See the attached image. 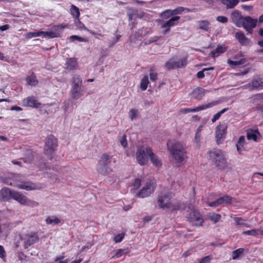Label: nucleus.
I'll use <instances>...</instances> for the list:
<instances>
[{
    "instance_id": "1",
    "label": "nucleus",
    "mask_w": 263,
    "mask_h": 263,
    "mask_svg": "<svg viewBox=\"0 0 263 263\" xmlns=\"http://www.w3.org/2000/svg\"><path fill=\"white\" fill-rule=\"evenodd\" d=\"M172 194L171 192H161L157 196V203L159 209L170 210L172 212L180 210L184 206L181 202L176 201L172 202Z\"/></svg>"
},
{
    "instance_id": "2",
    "label": "nucleus",
    "mask_w": 263,
    "mask_h": 263,
    "mask_svg": "<svg viewBox=\"0 0 263 263\" xmlns=\"http://www.w3.org/2000/svg\"><path fill=\"white\" fill-rule=\"evenodd\" d=\"M170 153L175 160L177 166L185 163L187 159L186 147L179 142L173 143L168 148Z\"/></svg>"
},
{
    "instance_id": "3",
    "label": "nucleus",
    "mask_w": 263,
    "mask_h": 263,
    "mask_svg": "<svg viewBox=\"0 0 263 263\" xmlns=\"http://www.w3.org/2000/svg\"><path fill=\"white\" fill-rule=\"evenodd\" d=\"M58 145V139L52 135H48L47 137L44 148V153L49 160H56L55 157Z\"/></svg>"
},
{
    "instance_id": "4",
    "label": "nucleus",
    "mask_w": 263,
    "mask_h": 263,
    "mask_svg": "<svg viewBox=\"0 0 263 263\" xmlns=\"http://www.w3.org/2000/svg\"><path fill=\"white\" fill-rule=\"evenodd\" d=\"M112 156L104 153L101 156L97 165V171L103 175H107L112 172L111 167Z\"/></svg>"
},
{
    "instance_id": "5",
    "label": "nucleus",
    "mask_w": 263,
    "mask_h": 263,
    "mask_svg": "<svg viewBox=\"0 0 263 263\" xmlns=\"http://www.w3.org/2000/svg\"><path fill=\"white\" fill-rule=\"evenodd\" d=\"M210 158L219 169H224L227 166V161L223 152L219 149H215L209 152Z\"/></svg>"
},
{
    "instance_id": "6",
    "label": "nucleus",
    "mask_w": 263,
    "mask_h": 263,
    "mask_svg": "<svg viewBox=\"0 0 263 263\" xmlns=\"http://www.w3.org/2000/svg\"><path fill=\"white\" fill-rule=\"evenodd\" d=\"M6 183L9 185L27 191H32L39 189L37 186L34 183L30 181H21L18 180L13 179L7 181Z\"/></svg>"
},
{
    "instance_id": "7",
    "label": "nucleus",
    "mask_w": 263,
    "mask_h": 263,
    "mask_svg": "<svg viewBox=\"0 0 263 263\" xmlns=\"http://www.w3.org/2000/svg\"><path fill=\"white\" fill-rule=\"evenodd\" d=\"M187 221L194 226L200 227L202 226L204 222L202 216L195 209H193L187 216Z\"/></svg>"
},
{
    "instance_id": "8",
    "label": "nucleus",
    "mask_w": 263,
    "mask_h": 263,
    "mask_svg": "<svg viewBox=\"0 0 263 263\" xmlns=\"http://www.w3.org/2000/svg\"><path fill=\"white\" fill-rule=\"evenodd\" d=\"M257 20L250 16L243 17L240 27H243L249 34H252L253 29L256 26Z\"/></svg>"
},
{
    "instance_id": "9",
    "label": "nucleus",
    "mask_w": 263,
    "mask_h": 263,
    "mask_svg": "<svg viewBox=\"0 0 263 263\" xmlns=\"http://www.w3.org/2000/svg\"><path fill=\"white\" fill-rule=\"evenodd\" d=\"M187 64V58H183L178 61H174L173 59H170L165 64V68L168 70H171L175 68H180L184 67Z\"/></svg>"
},
{
    "instance_id": "10",
    "label": "nucleus",
    "mask_w": 263,
    "mask_h": 263,
    "mask_svg": "<svg viewBox=\"0 0 263 263\" xmlns=\"http://www.w3.org/2000/svg\"><path fill=\"white\" fill-rule=\"evenodd\" d=\"M228 126L226 123L219 124L216 128V139L218 144L223 142L226 138Z\"/></svg>"
},
{
    "instance_id": "11",
    "label": "nucleus",
    "mask_w": 263,
    "mask_h": 263,
    "mask_svg": "<svg viewBox=\"0 0 263 263\" xmlns=\"http://www.w3.org/2000/svg\"><path fill=\"white\" fill-rule=\"evenodd\" d=\"M136 159L140 165H145L148 160V155L146 154V147L142 146L138 148L136 154Z\"/></svg>"
},
{
    "instance_id": "12",
    "label": "nucleus",
    "mask_w": 263,
    "mask_h": 263,
    "mask_svg": "<svg viewBox=\"0 0 263 263\" xmlns=\"http://www.w3.org/2000/svg\"><path fill=\"white\" fill-rule=\"evenodd\" d=\"M155 190V186L154 185V183L148 182L137 193V196L142 198L147 197L154 192Z\"/></svg>"
},
{
    "instance_id": "13",
    "label": "nucleus",
    "mask_w": 263,
    "mask_h": 263,
    "mask_svg": "<svg viewBox=\"0 0 263 263\" xmlns=\"http://www.w3.org/2000/svg\"><path fill=\"white\" fill-rule=\"evenodd\" d=\"M22 105L24 107L39 108L41 105V103L39 102L38 100L35 96H30L23 99Z\"/></svg>"
},
{
    "instance_id": "14",
    "label": "nucleus",
    "mask_w": 263,
    "mask_h": 263,
    "mask_svg": "<svg viewBox=\"0 0 263 263\" xmlns=\"http://www.w3.org/2000/svg\"><path fill=\"white\" fill-rule=\"evenodd\" d=\"M232 199L233 197L229 195H224L218 198L215 201L209 203L208 205L211 207H217L224 203L230 204L232 203Z\"/></svg>"
},
{
    "instance_id": "15",
    "label": "nucleus",
    "mask_w": 263,
    "mask_h": 263,
    "mask_svg": "<svg viewBox=\"0 0 263 263\" xmlns=\"http://www.w3.org/2000/svg\"><path fill=\"white\" fill-rule=\"evenodd\" d=\"M215 105H216L215 102H212L209 103L208 104H203V105H202L199 106H198V107H196L195 108H183L181 110V112L183 114H187V113H189L191 112H197V111H199L200 110H204V109L212 107L213 106H214Z\"/></svg>"
},
{
    "instance_id": "16",
    "label": "nucleus",
    "mask_w": 263,
    "mask_h": 263,
    "mask_svg": "<svg viewBox=\"0 0 263 263\" xmlns=\"http://www.w3.org/2000/svg\"><path fill=\"white\" fill-rule=\"evenodd\" d=\"M65 26L60 24L58 25H55L53 28H54V31H43L42 35H44L45 37H47L48 39H52L54 37H58L60 36L61 33L59 32L57 29H63L65 28Z\"/></svg>"
},
{
    "instance_id": "17",
    "label": "nucleus",
    "mask_w": 263,
    "mask_h": 263,
    "mask_svg": "<svg viewBox=\"0 0 263 263\" xmlns=\"http://www.w3.org/2000/svg\"><path fill=\"white\" fill-rule=\"evenodd\" d=\"M39 240V236L37 233L31 232L30 234L26 235L24 241V247L28 248Z\"/></svg>"
},
{
    "instance_id": "18",
    "label": "nucleus",
    "mask_w": 263,
    "mask_h": 263,
    "mask_svg": "<svg viewBox=\"0 0 263 263\" xmlns=\"http://www.w3.org/2000/svg\"><path fill=\"white\" fill-rule=\"evenodd\" d=\"M251 90H260L263 89V78L259 77L254 78L249 84Z\"/></svg>"
},
{
    "instance_id": "19",
    "label": "nucleus",
    "mask_w": 263,
    "mask_h": 263,
    "mask_svg": "<svg viewBox=\"0 0 263 263\" xmlns=\"http://www.w3.org/2000/svg\"><path fill=\"white\" fill-rule=\"evenodd\" d=\"M14 191H12L9 188H3L0 191V200L2 201H7L12 199V194Z\"/></svg>"
},
{
    "instance_id": "20",
    "label": "nucleus",
    "mask_w": 263,
    "mask_h": 263,
    "mask_svg": "<svg viewBox=\"0 0 263 263\" xmlns=\"http://www.w3.org/2000/svg\"><path fill=\"white\" fill-rule=\"evenodd\" d=\"M243 16H242L241 12L238 10H235L231 14V18L232 22L238 27L242 22Z\"/></svg>"
},
{
    "instance_id": "21",
    "label": "nucleus",
    "mask_w": 263,
    "mask_h": 263,
    "mask_svg": "<svg viewBox=\"0 0 263 263\" xmlns=\"http://www.w3.org/2000/svg\"><path fill=\"white\" fill-rule=\"evenodd\" d=\"M146 154L149 157L150 160L154 165L157 167H160L162 166L161 161L158 158L157 156L154 154L151 148L146 147Z\"/></svg>"
},
{
    "instance_id": "22",
    "label": "nucleus",
    "mask_w": 263,
    "mask_h": 263,
    "mask_svg": "<svg viewBox=\"0 0 263 263\" xmlns=\"http://www.w3.org/2000/svg\"><path fill=\"white\" fill-rule=\"evenodd\" d=\"M74 24H75L76 27L81 30H84L87 31L89 33L91 34L92 35H99L101 36H104V35L102 34V33H99L97 32H95L91 30L88 29L87 28H86L84 24L81 21H80L79 18L75 19Z\"/></svg>"
},
{
    "instance_id": "23",
    "label": "nucleus",
    "mask_w": 263,
    "mask_h": 263,
    "mask_svg": "<svg viewBox=\"0 0 263 263\" xmlns=\"http://www.w3.org/2000/svg\"><path fill=\"white\" fill-rule=\"evenodd\" d=\"M235 37L241 45L246 46L249 44L250 40L247 38L242 32H236Z\"/></svg>"
},
{
    "instance_id": "24",
    "label": "nucleus",
    "mask_w": 263,
    "mask_h": 263,
    "mask_svg": "<svg viewBox=\"0 0 263 263\" xmlns=\"http://www.w3.org/2000/svg\"><path fill=\"white\" fill-rule=\"evenodd\" d=\"M227 50V47L224 45H218L216 48L210 52V55L213 58H215L221 54L224 53Z\"/></svg>"
},
{
    "instance_id": "25",
    "label": "nucleus",
    "mask_w": 263,
    "mask_h": 263,
    "mask_svg": "<svg viewBox=\"0 0 263 263\" xmlns=\"http://www.w3.org/2000/svg\"><path fill=\"white\" fill-rule=\"evenodd\" d=\"M27 197L22 193L15 191L12 194V199L18 202L21 204L24 205L27 203Z\"/></svg>"
},
{
    "instance_id": "26",
    "label": "nucleus",
    "mask_w": 263,
    "mask_h": 263,
    "mask_svg": "<svg viewBox=\"0 0 263 263\" xmlns=\"http://www.w3.org/2000/svg\"><path fill=\"white\" fill-rule=\"evenodd\" d=\"M65 65L67 69L69 70H75L78 67L77 60L75 58H68L66 60Z\"/></svg>"
},
{
    "instance_id": "27",
    "label": "nucleus",
    "mask_w": 263,
    "mask_h": 263,
    "mask_svg": "<svg viewBox=\"0 0 263 263\" xmlns=\"http://www.w3.org/2000/svg\"><path fill=\"white\" fill-rule=\"evenodd\" d=\"M193 97L198 100H200L205 95V89L201 87H197L192 91Z\"/></svg>"
},
{
    "instance_id": "28",
    "label": "nucleus",
    "mask_w": 263,
    "mask_h": 263,
    "mask_svg": "<svg viewBox=\"0 0 263 263\" xmlns=\"http://www.w3.org/2000/svg\"><path fill=\"white\" fill-rule=\"evenodd\" d=\"M70 95L72 99L77 100L83 95V90L81 88H71Z\"/></svg>"
},
{
    "instance_id": "29",
    "label": "nucleus",
    "mask_w": 263,
    "mask_h": 263,
    "mask_svg": "<svg viewBox=\"0 0 263 263\" xmlns=\"http://www.w3.org/2000/svg\"><path fill=\"white\" fill-rule=\"evenodd\" d=\"M82 84V80L80 76L78 74H74L72 78L71 88H81Z\"/></svg>"
},
{
    "instance_id": "30",
    "label": "nucleus",
    "mask_w": 263,
    "mask_h": 263,
    "mask_svg": "<svg viewBox=\"0 0 263 263\" xmlns=\"http://www.w3.org/2000/svg\"><path fill=\"white\" fill-rule=\"evenodd\" d=\"M180 17L179 16H175L171 17L170 20L165 22L163 23L161 27H170L171 28L172 26H174L177 25V23H176L177 21L179 20Z\"/></svg>"
},
{
    "instance_id": "31",
    "label": "nucleus",
    "mask_w": 263,
    "mask_h": 263,
    "mask_svg": "<svg viewBox=\"0 0 263 263\" xmlns=\"http://www.w3.org/2000/svg\"><path fill=\"white\" fill-rule=\"evenodd\" d=\"M26 81L27 85L32 86H35L38 83V80L33 72H32L30 75L26 78Z\"/></svg>"
},
{
    "instance_id": "32",
    "label": "nucleus",
    "mask_w": 263,
    "mask_h": 263,
    "mask_svg": "<svg viewBox=\"0 0 263 263\" xmlns=\"http://www.w3.org/2000/svg\"><path fill=\"white\" fill-rule=\"evenodd\" d=\"M221 2L227 9H232L238 4L239 0H221Z\"/></svg>"
},
{
    "instance_id": "33",
    "label": "nucleus",
    "mask_w": 263,
    "mask_h": 263,
    "mask_svg": "<svg viewBox=\"0 0 263 263\" xmlns=\"http://www.w3.org/2000/svg\"><path fill=\"white\" fill-rule=\"evenodd\" d=\"M149 79L151 81H156L158 80V72L156 71L155 67L152 66L148 69Z\"/></svg>"
},
{
    "instance_id": "34",
    "label": "nucleus",
    "mask_w": 263,
    "mask_h": 263,
    "mask_svg": "<svg viewBox=\"0 0 263 263\" xmlns=\"http://www.w3.org/2000/svg\"><path fill=\"white\" fill-rule=\"evenodd\" d=\"M257 135H260L258 130L251 129L247 132V138L248 140H253L256 141Z\"/></svg>"
},
{
    "instance_id": "35",
    "label": "nucleus",
    "mask_w": 263,
    "mask_h": 263,
    "mask_svg": "<svg viewBox=\"0 0 263 263\" xmlns=\"http://www.w3.org/2000/svg\"><path fill=\"white\" fill-rule=\"evenodd\" d=\"M70 12L71 15L75 19L79 18L80 16V12L78 7L74 5H72L70 8Z\"/></svg>"
},
{
    "instance_id": "36",
    "label": "nucleus",
    "mask_w": 263,
    "mask_h": 263,
    "mask_svg": "<svg viewBox=\"0 0 263 263\" xmlns=\"http://www.w3.org/2000/svg\"><path fill=\"white\" fill-rule=\"evenodd\" d=\"M45 221L47 224H58L61 222V220L56 216H52L48 217Z\"/></svg>"
},
{
    "instance_id": "37",
    "label": "nucleus",
    "mask_w": 263,
    "mask_h": 263,
    "mask_svg": "<svg viewBox=\"0 0 263 263\" xmlns=\"http://www.w3.org/2000/svg\"><path fill=\"white\" fill-rule=\"evenodd\" d=\"M244 249L242 248H238L232 252V258L233 260H236L239 258V256L243 254L244 252Z\"/></svg>"
},
{
    "instance_id": "38",
    "label": "nucleus",
    "mask_w": 263,
    "mask_h": 263,
    "mask_svg": "<svg viewBox=\"0 0 263 263\" xmlns=\"http://www.w3.org/2000/svg\"><path fill=\"white\" fill-rule=\"evenodd\" d=\"M149 83L148 76H144L141 79L140 82V88L142 91L146 90L148 85Z\"/></svg>"
},
{
    "instance_id": "39",
    "label": "nucleus",
    "mask_w": 263,
    "mask_h": 263,
    "mask_svg": "<svg viewBox=\"0 0 263 263\" xmlns=\"http://www.w3.org/2000/svg\"><path fill=\"white\" fill-rule=\"evenodd\" d=\"M34 159V155L32 151L27 150L25 154L24 160L25 163H31Z\"/></svg>"
},
{
    "instance_id": "40",
    "label": "nucleus",
    "mask_w": 263,
    "mask_h": 263,
    "mask_svg": "<svg viewBox=\"0 0 263 263\" xmlns=\"http://www.w3.org/2000/svg\"><path fill=\"white\" fill-rule=\"evenodd\" d=\"M246 62V60L243 58L241 59L238 61H232L231 60H228V63L232 67L245 64Z\"/></svg>"
},
{
    "instance_id": "41",
    "label": "nucleus",
    "mask_w": 263,
    "mask_h": 263,
    "mask_svg": "<svg viewBox=\"0 0 263 263\" xmlns=\"http://www.w3.org/2000/svg\"><path fill=\"white\" fill-rule=\"evenodd\" d=\"M233 219L237 225L243 226L246 227H250L249 225L246 222V220L241 217H235Z\"/></svg>"
},
{
    "instance_id": "42",
    "label": "nucleus",
    "mask_w": 263,
    "mask_h": 263,
    "mask_svg": "<svg viewBox=\"0 0 263 263\" xmlns=\"http://www.w3.org/2000/svg\"><path fill=\"white\" fill-rule=\"evenodd\" d=\"M173 16L171 9H166L161 12L160 14V17L163 20H166L169 18L170 17Z\"/></svg>"
},
{
    "instance_id": "43",
    "label": "nucleus",
    "mask_w": 263,
    "mask_h": 263,
    "mask_svg": "<svg viewBox=\"0 0 263 263\" xmlns=\"http://www.w3.org/2000/svg\"><path fill=\"white\" fill-rule=\"evenodd\" d=\"M128 253V251L127 249H118L115 254L111 257V258H119L121 257L123 255L127 254Z\"/></svg>"
},
{
    "instance_id": "44",
    "label": "nucleus",
    "mask_w": 263,
    "mask_h": 263,
    "mask_svg": "<svg viewBox=\"0 0 263 263\" xmlns=\"http://www.w3.org/2000/svg\"><path fill=\"white\" fill-rule=\"evenodd\" d=\"M228 110V108H224L221 110L220 111L216 113L212 119V122L214 123L217 120H218L222 114L224 113L226 111H227Z\"/></svg>"
},
{
    "instance_id": "45",
    "label": "nucleus",
    "mask_w": 263,
    "mask_h": 263,
    "mask_svg": "<svg viewBox=\"0 0 263 263\" xmlns=\"http://www.w3.org/2000/svg\"><path fill=\"white\" fill-rule=\"evenodd\" d=\"M43 31H39L37 32H28L25 34L26 38L29 39L32 37L40 36L42 35Z\"/></svg>"
},
{
    "instance_id": "46",
    "label": "nucleus",
    "mask_w": 263,
    "mask_h": 263,
    "mask_svg": "<svg viewBox=\"0 0 263 263\" xmlns=\"http://www.w3.org/2000/svg\"><path fill=\"white\" fill-rule=\"evenodd\" d=\"M242 234L256 237L258 235V229H252L242 232Z\"/></svg>"
},
{
    "instance_id": "47",
    "label": "nucleus",
    "mask_w": 263,
    "mask_h": 263,
    "mask_svg": "<svg viewBox=\"0 0 263 263\" xmlns=\"http://www.w3.org/2000/svg\"><path fill=\"white\" fill-rule=\"evenodd\" d=\"M70 39L72 41L77 40L79 42H88V41L87 39L82 37L76 35H73L70 36Z\"/></svg>"
},
{
    "instance_id": "48",
    "label": "nucleus",
    "mask_w": 263,
    "mask_h": 263,
    "mask_svg": "<svg viewBox=\"0 0 263 263\" xmlns=\"http://www.w3.org/2000/svg\"><path fill=\"white\" fill-rule=\"evenodd\" d=\"M138 110L137 109H131L129 111V117L132 120L136 118L138 116Z\"/></svg>"
},
{
    "instance_id": "49",
    "label": "nucleus",
    "mask_w": 263,
    "mask_h": 263,
    "mask_svg": "<svg viewBox=\"0 0 263 263\" xmlns=\"http://www.w3.org/2000/svg\"><path fill=\"white\" fill-rule=\"evenodd\" d=\"M184 10H185L184 7L180 6V7H178L177 8H176V9H175L174 10H172V12L173 15L174 16V15H175L177 14H179L182 13V12L183 11H184Z\"/></svg>"
},
{
    "instance_id": "50",
    "label": "nucleus",
    "mask_w": 263,
    "mask_h": 263,
    "mask_svg": "<svg viewBox=\"0 0 263 263\" xmlns=\"http://www.w3.org/2000/svg\"><path fill=\"white\" fill-rule=\"evenodd\" d=\"M141 185V181L139 178H136L133 183L132 186H133L134 190H137Z\"/></svg>"
},
{
    "instance_id": "51",
    "label": "nucleus",
    "mask_w": 263,
    "mask_h": 263,
    "mask_svg": "<svg viewBox=\"0 0 263 263\" xmlns=\"http://www.w3.org/2000/svg\"><path fill=\"white\" fill-rule=\"evenodd\" d=\"M200 28L204 30H208L209 28V23L206 21H201L200 22Z\"/></svg>"
},
{
    "instance_id": "52",
    "label": "nucleus",
    "mask_w": 263,
    "mask_h": 263,
    "mask_svg": "<svg viewBox=\"0 0 263 263\" xmlns=\"http://www.w3.org/2000/svg\"><path fill=\"white\" fill-rule=\"evenodd\" d=\"M27 202V203L24 204L25 205H28V206H30L31 207H36L39 205L38 202L33 201V200H31L30 199H28L27 198V202Z\"/></svg>"
},
{
    "instance_id": "53",
    "label": "nucleus",
    "mask_w": 263,
    "mask_h": 263,
    "mask_svg": "<svg viewBox=\"0 0 263 263\" xmlns=\"http://www.w3.org/2000/svg\"><path fill=\"white\" fill-rule=\"evenodd\" d=\"M221 218V215L219 214L214 213L211 217V219L215 223L217 222Z\"/></svg>"
},
{
    "instance_id": "54",
    "label": "nucleus",
    "mask_w": 263,
    "mask_h": 263,
    "mask_svg": "<svg viewBox=\"0 0 263 263\" xmlns=\"http://www.w3.org/2000/svg\"><path fill=\"white\" fill-rule=\"evenodd\" d=\"M212 259L211 256L208 255L201 258L199 263H210Z\"/></svg>"
},
{
    "instance_id": "55",
    "label": "nucleus",
    "mask_w": 263,
    "mask_h": 263,
    "mask_svg": "<svg viewBox=\"0 0 263 263\" xmlns=\"http://www.w3.org/2000/svg\"><path fill=\"white\" fill-rule=\"evenodd\" d=\"M124 235L123 233L118 234L114 238V240L116 242H120L124 238Z\"/></svg>"
},
{
    "instance_id": "56",
    "label": "nucleus",
    "mask_w": 263,
    "mask_h": 263,
    "mask_svg": "<svg viewBox=\"0 0 263 263\" xmlns=\"http://www.w3.org/2000/svg\"><path fill=\"white\" fill-rule=\"evenodd\" d=\"M6 257V253L4 250V247L0 245V258L3 260H5Z\"/></svg>"
},
{
    "instance_id": "57",
    "label": "nucleus",
    "mask_w": 263,
    "mask_h": 263,
    "mask_svg": "<svg viewBox=\"0 0 263 263\" xmlns=\"http://www.w3.org/2000/svg\"><path fill=\"white\" fill-rule=\"evenodd\" d=\"M216 20L222 23H226L228 21V18L224 16H218L216 18Z\"/></svg>"
},
{
    "instance_id": "58",
    "label": "nucleus",
    "mask_w": 263,
    "mask_h": 263,
    "mask_svg": "<svg viewBox=\"0 0 263 263\" xmlns=\"http://www.w3.org/2000/svg\"><path fill=\"white\" fill-rule=\"evenodd\" d=\"M120 143L124 147H126L127 145V142L126 140V136L125 134L122 136V139L120 140Z\"/></svg>"
},
{
    "instance_id": "59",
    "label": "nucleus",
    "mask_w": 263,
    "mask_h": 263,
    "mask_svg": "<svg viewBox=\"0 0 263 263\" xmlns=\"http://www.w3.org/2000/svg\"><path fill=\"white\" fill-rule=\"evenodd\" d=\"M204 71H205V70H204V68L202 70L198 71L196 75L198 79L203 78L205 76V74L204 73Z\"/></svg>"
},
{
    "instance_id": "60",
    "label": "nucleus",
    "mask_w": 263,
    "mask_h": 263,
    "mask_svg": "<svg viewBox=\"0 0 263 263\" xmlns=\"http://www.w3.org/2000/svg\"><path fill=\"white\" fill-rule=\"evenodd\" d=\"M65 258L64 253H63L61 255L57 256L54 259L55 262L63 261V260Z\"/></svg>"
},
{
    "instance_id": "61",
    "label": "nucleus",
    "mask_w": 263,
    "mask_h": 263,
    "mask_svg": "<svg viewBox=\"0 0 263 263\" xmlns=\"http://www.w3.org/2000/svg\"><path fill=\"white\" fill-rule=\"evenodd\" d=\"M245 137L244 136H240L238 139V144H239L240 145H243V144L245 143Z\"/></svg>"
},
{
    "instance_id": "62",
    "label": "nucleus",
    "mask_w": 263,
    "mask_h": 263,
    "mask_svg": "<svg viewBox=\"0 0 263 263\" xmlns=\"http://www.w3.org/2000/svg\"><path fill=\"white\" fill-rule=\"evenodd\" d=\"M10 27V26L8 24L1 26L0 27V30L1 31H4L8 30Z\"/></svg>"
},
{
    "instance_id": "63",
    "label": "nucleus",
    "mask_w": 263,
    "mask_h": 263,
    "mask_svg": "<svg viewBox=\"0 0 263 263\" xmlns=\"http://www.w3.org/2000/svg\"><path fill=\"white\" fill-rule=\"evenodd\" d=\"M11 110H16V111H22L23 109L18 106H13L10 108Z\"/></svg>"
},
{
    "instance_id": "64",
    "label": "nucleus",
    "mask_w": 263,
    "mask_h": 263,
    "mask_svg": "<svg viewBox=\"0 0 263 263\" xmlns=\"http://www.w3.org/2000/svg\"><path fill=\"white\" fill-rule=\"evenodd\" d=\"M236 147H237V151L240 154L242 152V151L243 149V145H240L239 144H237L236 145Z\"/></svg>"
}]
</instances>
